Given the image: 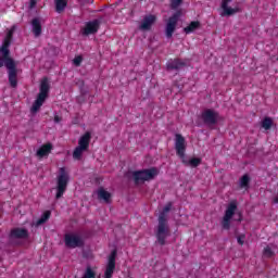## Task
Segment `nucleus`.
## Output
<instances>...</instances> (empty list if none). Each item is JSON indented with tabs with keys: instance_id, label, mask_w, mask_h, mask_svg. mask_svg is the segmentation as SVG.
I'll list each match as a JSON object with an SVG mask.
<instances>
[{
	"instance_id": "4468645a",
	"label": "nucleus",
	"mask_w": 278,
	"mask_h": 278,
	"mask_svg": "<svg viewBox=\"0 0 278 278\" xmlns=\"http://www.w3.org/2000/svg\"><path fill=\"white\" fill-rule=\"evenodd\" d=\"M229 2H231V0H223L222 2L223 12L220 13V16H233V14H238V12H240L239 8L233 9L229 7Z\"/></svg>"
},
{
	"instance_id": "bb28decb",
	"label": "nucleus",
	"mask_w": 278,
	"mask_h": 278,
	"mask_svg": "<svg viewBox=\"0 0 278 278\" xmlns=\"http://www.w3.org/2000/svg\"><path fill=\"white\" fill-rule=\"evenodd\" d=\"M251 181V178L249 175H243L240 179V187L241 188H249V184Z\"/></svg>"
},
{
	"instance_id": "423d86ee",
	"label": "nucleus",
	"mask_w": 278,
	"mask_h": 278,
	"mask_svg": "<svg viewBox=\"0 0 278 278\" xmlns=\"http://www.w3.org/2000/svg\"><path fill=\"white\" fill-rule=\"evenodd\" d=\"M92 139V135L90 132H85L78 140V147L74 149L73 159L81 160V156L86 151H88L90 147V140Z\"/></svg>"
},
{
	"instance_id": "39448f33",
	"label": "nucleus",
	"mask_w": 278,
	"mask_h": 278,
	"mask_svg": "<svg viewBox=\"0 0 278 278\" xmlns=\"http://www.w3.org/2000/svg\"><path fill=\"white\" fill-rule=\"evenodd\" d=\"M159 173L160 172L155 167L136 170V172H132V179L135 184H144V181H151V179H155Z\"/></svg>"
},
{
	"instance_id": "cd10ccee",
	"label": "nucleus",
	"mask_w": 278,
	"mask_h": 278,
	"mask_svg": "<svg viewBox=\"0 0 278 278\" xmlns=\"http://www.w3.org/2000/svg\"><path fill=\"white\" fill-rule=\"evenodd\" d=\"M97 274L92 270L91 267H87L83 278H96Z\"/></svg>"
},
{
	"instance_id": "b1692460",
	"label": "nucleus",
	"mask_w": 278,
	"mask_h": 278,
	"mask_svg": "<svg viewBox=\"0 0 278 278\" xmlns=\"http://www.w3.org/2000/svg\"><path fill=\"white\" fill-rule=\"evenodd\" d=\"M181 160L186 166H191V168H197V166H199L201 164V159H199V157H193L189 161H186V157H184Z\"/></svg>"
},
{
	"instance_id": "7ed1b4c3",
	"label": "nucleus",
	"mask_w": 278,
	"mask_h": 278,
	"mask_svg": "<svg viewBox=\"0 0 278 278\" xmlns=\"http://www.w3.org/2000/svg\"><path fill=\"white\" fill-rule=\"evenodd\" d=\"M70 180H71V177L68 176L66 168L61 167L59 169V176L56 177V194H55L56 200L62 199V197H64V192H66V188H68Z\"/></svg>"
},
{
	"instance_id": "aec40b11",
	"label": "nucleus",
	"mask_w": 278,
	"mask_h": 278,
	"mask_svg": "<svg viewBox=\"0 0 278 278\" xmlns=\"http://www.w3.org/2000/svg\"><path fill=\"white\" fill-rule=\"evenodd\" d=\"M97 194H98V199L100 201H103L104 203H110V199H111L112 194L110 192H108L105 189L99 188L97 191Z\"/></svg>"
},
{
	"instance_id": "6e6552de",
	"label": "nucleus",
	"mask_w": 278,
	"mask_h": 278,
	"mask_svg": "<svg viewBox=\"0 0 278 278\" xmlns=\"http://www.w3.org/2000/svg\"><path fill=\"white\" fill-rule=\"evenodd\" d=\"M236 210H238V204H236V202H230L225 211L222 219V228L226 231L231 229V218L236 215Z\"/></svg>"
},
{
	"instance_id": "412c9836",
	"label": "nucleus",
	"mask_w": 278,
	"mask_h": 278,
	"mask_svg": "<svg viewBox=\"0 0 278 278\" xmlns=\"http://www.w3.org/2000/svg\"><path fill=\"white\" fill-rule=\"evenodd\" d=\"M51 149H53V146L51 143L43 144L38 151L37 156L38 157H46V155H49L51 153Z\"/></svg>"
},
{
	"instance_id": "2eb2a0df",
	"label": "nucleus",
	"mask_w": 278,
	"mask_h": 278,
	"mask_svg": "<svg viewBox=\"0 0 278 278\" xmlns=\"http://www.w3.org/2000/svg\"><path fill=\"white\" fill-rule=\"evenodd\" d=\"M155 21H157V17H155V15L153 14L144 16L139 29H141L142 31H149V29L153 27V24L155 23Z\"/></svg>"
},
{
	"instance_id": "4be33fe9",
	"label": "nucleus",
	"mask_w": 278,
	"mask_h": 278,
	"mask_svg": "<svg viewBox=\"0 0 278 278\" xmlns=\"http://www.w3.org/2000/svg\"><path fill=\"white\" fill-rule=\"evenodd\" d=\"M54 4L55 12H58V14H62V12L66 10V5H68V0H54Z\"/></svg>"
},
{
	"instance_id": "c85d7f7f",
	"label": "nucleus",
	"mask_w": 278,
	"mask_h": 278,
	"mask_svg": "<svg viewBox=\"0 0 278 278\" xmlns=\"http://www.w3.org/2000/svg\"><path fill=\"white\" fill-rule=\"evenodd\" d=\"M14 36V29L8 31L3 42H9V46L12 45V37Z\"/></svg>"
},
{
	"instance_id": "a211bd4d",
	"label": "nucleus",
	"mask_w": 278,
	"mask_h": 278,
	"mask_svg": "<svg viewBox=\"0 0 278 278\" xmlns=\"http://www.w3.org/2000/svg\"><path fill=\"white\" fill-rule=\"evenodd\" d=\"M170 210H173V202H168L163 211L159 214V223H168V212H170Z\"/></svg>"
},
{
	"instance_id": "6ab92c4d",
	"label": "nucleus",
	"mask_w": 278,
	"mask_h": 278,
	"mask_svg": "<svg viewBox=\"0 0 278 278\" xmlns=\"http://www.w3.org/2000/svg\"><path fill=\"white\" fill-rule=\"evenodd\" d=\"M29 236V232L25 228H15L11 231V238L23 240Z\"/></svg>"
},
{
	"instance_id": "0eeeda50",
	"label": "nucleus",
	"mask_w": 278,
	"mask_h": 278,
	"mask_svg": "<svg viewBox=\"0 0 278 278\" xmlns=\"http://www.w3.org/2000/svg\"><path fill=\"white\" fill-rule=\"evenodd\" d=\"M156 244L165 247L167 238H170V227L168 222H159L155 230Z\"/></svg>"
},
{
	"instance_id": "c9c22d12",
	"label": "nucleus",
	"mask_w": 278,
	"mask_h": 278,
	"mask_svg": "<svg viewBox=\"0 0 278 278\" xmlns=\"http://www.w3.org/2000/svg\"><path fill=\"white\" fill-rule=\"evenodd\" d=\"M62 122V117L55 115L54 116V123H61Z\"/></svg>"
},
{
	"instance_id": "72a5a7b5",
	"label": "nucleus",
	"mask_w": 278,
	"mask_h": 278,
	"mask_svg": "<svg viewBox=\"0 0 278 278\" xmlns=\"http://www.w3.org/2000/svg\"><path fill=\"white\" fill-rule=\"evenodd\" d=\"M237 242L239 243V244H244V235H241V236H239L238 238H237Z\"/></svg>"
},
{
	"instance_id": "393cba45",
	"label": "nucleus",
	"mask_w": 278,
	"mask_h": 278,
	"mask_svg": "<svg viewBox=\"0 0 278 278\" xmlns=\"http://www.w3.org/2000/svg\"><path fill=\"white\" fill-rule=\"evenodd\" d=\"M261 127H262L263 129H265L266 131H268V129H270V128L273 127V118H270V117H265V118L262 121Z\"/></svg>"
},
{
	"instance_id": "473e14b6",
	"label": "nucleus",
	"mask_w": 278,
	"mask_h": 278,
	"mask_svg": "<svg viewBox=\"0 0 278 278\" xmlns=\"http://www.w3.org/2000/svg\"><path fill=\"white\" fill-rule=\"evenodd\" d=\"M78 3H80V5H88L94 3V0H78Z\"/></svg>"
},
{
	"instance_id": "20e7f679",
	"label": "nucleus",
	"mask_w": 278,
	"mask_h": 278,
	"mask_svg": "<svg viewBox=\"0 0 278 278\" xmlns=\"http://www.w3.org/2000/svg\"><path fill=\"white\" fill-rule=\"evenodd\" d=\"M200 121L203 125H205V127H210V129H213L214 126L218 125V123L220 122V114L214 109H206L202 111L200 115Z\"/></svg>"
},
{
	"instance_id": "f704fd0d",
	"label": "nucleus",
	"mask_w": 278,
	"mask_h": 278,
	"mask_svg": "<svg viewBox=\"0 0 278 278\" xmlns=\"http://www.w3.org/2000/svg\"><path fill=\"white\" fill-rule=\"evenodd\" d=\"M36 3H38V0H30V10H34V8H36Z\"/></svg>"
},
{
	"instance_id": "ddd939ff",
	"label": "nucleus",
	"mask_w": 278,
	"mask_h": 278,
	"mask_svg": "<svg viewBox=\"0 0 278 278\" xmlns=\"http://www.w3.org/2000/svg\"><path fill=\"white\" fill-rule=\"evenodd\" d=\"M116 250H113L109 255L104 278H112V276L114 275V270L116 269Z\"/></svg>"
},
{
	"instance_id": "c756f323",
	"label": "nucleus",
	"mask_w": 278,
	"mask_h": 278,
	"mask_svg": "<svg viewBox=\"0 0 278 278\" xmlns=\"http://www.w3.org/2000/svg\"><path fill=\"white\" fill-rule=\"evenodd\" d=\"M81 62H84V58L81 55H78L73 60L74 66H81Z\"/></svg>"
},
{
	"instance_id": "7c9ffc66",
	"label": "nucleus",
	"mask_w": 278,
	"mask_h": 278,
	"mask_svg": "<svg viewBox=\"0 0 278 278\" xmlns=\"http://www.w3.org/2000/svg\"><path fill=\"white\" fill-rule=\"evenodd\" d=\"M181 1L184 0H173L172 1V10H177L179 5H181Z\"/></svg>"
},
{
	"instance_id": "2f4dec72",
	"label": "nucleus",
	"mask_w": 278,
	"mask_h": 278,
	"mask_svg": "<svg viewBox=\"0 0 278 278\" xmlns=\"http://www.w3.org/2000/svg\"><path fill=\"white\" fill-rule=\"evenodd\" d=\"M264 255H266V257H271L273 256V250H270L269 247H266L264 249Z\"/></svg>"
},
{
	"instance_id": "f257e3e1",
	"label": "nucleus",
	"mask_w": 278,
	"mask_h": 278,
	"mask_svg": "<svg viewBox=\"0 0 278 278\" xmlns=\"http://www.w3.org/2000/svg\"><path fill=\"white\" fill-rule=\"evenodd\" d=\"M0 68L8 70L9 84L11 88L18 86V68H16V62L10 56V41L3 42L0 48Z\"/></svg>"
},
{
	"instance_id": "1a4fd4ad",
	"label": "nucleus",
	"mask_w": 278,
	"mask_h": 278,
	"mask_svg": "<svg viewBox=\"0 0 278 278\" xmlns=\"http://www.w3.org/2000/svg\"><path fill=\"white\" fill-rule=\"evenodd\" d=\"M181 16V11H177L173 14L167 21L165 27V36L166 38H173V34H175V29H177V23H179V17Z\"/></svg>"
},
{
	"instance_id": "a878e982",
	"label": "nucleus",
	"mask_w": 278,
	"mask_h": 278,
	"mask_svg": "<svg viewBox=\"0 0 278 278\" xmlns=\"http://www.w3.org/2000/svg\"><path fill=\"white\" fill-rule=\"evenodd\" d=\"M51 218V212L47 211L45 212L41 217L37 220V225H45Z\"/></svg>"
},
{
	"instance_id": "9b49d317",
	"label": "nucleus",
	"mask_w": 278,
	"mask_h": 278,
	"mask_svg": "<svg viewBox=\"0 0 278 278\" xmlns=\"http://www.w3.org/2000/svg\"><path fill=\"white\" fill-rule=\"evenodd\" d=\"M65 245L67 249H77L84 245V239L79 235H65Z\"/></svg>"
},
{
	"instance_id": "f3484780",
	"label": "nucleus",
	"mask_w": 278,
	"mask_h": 278,
	"mask_svg": "<svg viewBox=\"0 0 278 278\" xmlns=\"http://www.w3.org/2000/svg\"><path fill=\"white\" fill-rule=\"evenodd\" d=\"M167 71H181L186 66V62L180 59L169 60L166 64Z\"/></svg>"
},
{
	"instance_id": "9d476101",
	"label": "nucleus",
	"mask_w": 278,
	"mask_h": 278,
	"mask_svg": "<svg viewBox=\"0 0 278 278\" xmlns=\"http://www.w3.org/2000/svg\"><path fill=\"white\" fill-rule=\"evenodd\" d=\"M101 23H103V18L101 17L87 22L83 29V36H92L97 34V31H99V28L101 27Z\"/></svg>"
},
{
	"instance_id": "dca6fc26",
	"label": "nucleus",
	"mask_w": 278,
	"mask_h": 278,
	"mask_svg": "<svg viewBox=\"0 0 278 278\" xmlns=\"http://www.w3.org/2000/svg\"><path fill=\"white\" fill-rule=\"evenodd\" d=\"M30 25L35 38H40V36L42 35V23L40 22V18H33Z\"/></svg>"
},
{
	"instance_id": "f8f14e48",
	"label": "nucleus",
	"mask_w": 278,
	"mask_h": 278,
	"mask_svg": "<svg viewBox=\"0 0 278 278\" xmlns=\"http://www.w3.org/2000/svg\"><path fill=\"white\" fill-rule=\"evenodd\" d=\"M175 150L180 160L186 157V138L180 134H176L175 137Z\"/></svg>"
},
{
	"instance_id": "5701e85b",
	"label": "nucleus",
	"mask_w": 278,
	"mask_h": 278,
	"mask_svg": "<svg viewBox=\"0 0 278 278\" xmlns=\"http://www.w3.org/2000/svg\"><path fill=\"white\" fill-rule=\"evenodd\" d=\"M201 27V22H191L187 27L184 28L185 34H192Z\"/></svg>"
},
{
	"instance_id": "f03ea898",
	"label": "nucleus",
	"mask_w": 278,
	"mask_h": 278,
	"mask_svg": "<svg viewBox=\"0 0 278 278\" xmlns=\"http://www.w3.org/2000/svg\"><path fill=\"white\" fill-rule=\"evenodd\" d=\"M49 89H50L49 80H47V78H45L40 84L39 93L37 96V99L35 100V102L30 109V112L33 114H36L40 110V108H42L45 101H47V97H49Z\"/></svg>"
}]
</instances>
